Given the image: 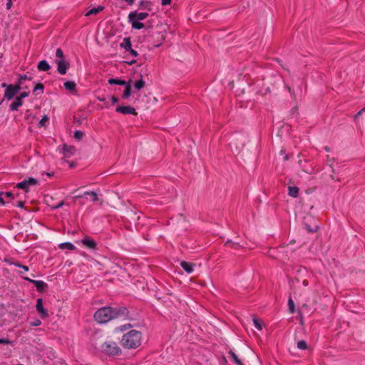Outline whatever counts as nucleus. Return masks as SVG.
I'll list each match as a JSON object with an SVG mask.
<instances>
[{
	"instance_id": "obj_44",
	"label": "nucleus",
	"mask_w": 365,
	"mask_h": 365,
	"mask_svg": "<svg viewBox=\"0 0 365 365\" xmlns=\"http://www.w3.org/2000/svg\"><path fill=\"white\" fill-rule=\"evenodd\" d=\"M365 112V107L364 108H362L361 110H360L356 115H355V118H358L359 116H360L361 114H363V113Z\"/></svg>"
},
{
	"instance_id": "obj_12",
	"label": "nucleus",
	"mask_w": 365,
	"mask_h": 365,
	"mask_svg": "<svg viewBox=\"0 0 365 365\" xmlns=\"http://www.w3.org/2000/svg\"><path fill=\"white\" fill-rule=\"evenodd\" d=\"M148 16V12H140V13H138L137 11H134L130 12L128 14V19L135 18V19H137V20L142 21V20L145 19Z\"/></svg>"
},
{
	"instance_id": "obj_38",
	"label": "nucleus",
	"mask_w": 365,
	"mask_h": 365,
	"mask_svg": "<svg viewBox=\"0 0 365 365\" xmlns=\"http://www.w3.org/2000/svg\"><path fill=\"white\" fill-rule=\"evenodd\" d=\"M48 120V116L46 115H44L39 121L38 124L41 125V126H43L45 125V123L47 122Z\"/></svg>"
},
{
	"instance_id": "obj_13",
	"label": "nucleus",
	"mask_w": 365,
	"mask_h": 365,
	"mask_svg": "<svg viewBox=\"0 0 365 365\" xmlns=\"http://www.w3.org/2000/svg\"><path fill=\"white\" fill-rule=\"evenodd\" d=\"M89 195L91 197V201L97 202L98 200V197L97 193L94 191H86L83 192L82 195H78L75 196L76 198H81L84 196Z\"/></svg>"
},
{
	"instance_id": "obj_33",
	"label": "nucleus",
	"mask_w": 365,
	"mask_h": 365,
	"mask_svg": "<svg viewBox=\"0 0 365 365\" xmlns=\"http://www.w3.org/2000/svg\"><path fill=\"white\" fill-rule=\"evenodd\" d=\"M253 324H254V326L256 329H257L258 330H262V324L260 322L259 319H257V318H254L253 319Z\"/></svg>"
},
{
	"instance_id": "obj_24",
	"label": "nucleus",
	"mask_w": 365,
	"mask_h": 365,
	"mask_svg": "<svg viewBox=\"0 0 365 365\" xmlns=\"http://www.w3.org/2000/svg\"><path fill=\"white\" fill-rule=\"evenodd\" d=\"M228 354L230 359L236 365H244L240 361V359L238 358L237 354L233 351L230 350Z\"/></svg>"
},
{
	"instance_id": "obj_7",
	"label": "nucleus",
	"mask_w": 365,
	"mask_h": 365,
	"mask_svg": "<svg viewBox=\"0 0 365 365\" xmlns=\"http://www.w3.org/2000/svg\"><path fill=\"white\" fill-rule=\"evenodd\" d=\"M22 278L24 280L34 284L36 286V290L39 292H44L48 287V284L43 281L32 279L28 277H22Z\"/></svg>"
},
{
	"instance_id": "obj_28",
	"label": "nucleus",
	"mask_w": 365,
	"mask_h": 365,
	"mask_svg": "<svg viewBox=\"0 0 365 365\" xmlns=\"http://www.w3.org/2000/svg\"><path fill=\"white\" fill-rule=\"evenodd\" d=\"M145 85V81H143V76L140 75V79L137 81L135 83H134V88L138 91L141 90L142 88H144Z\"/></svg>"
},
{
	"instance_id": "obj_49",
	"label": "nucleus",
	"mask_w": 365,
	"mask_h": 365,
	"mask_svg": "<svg viewBox=\"0 0 365 365\" xmlns=\"http://www.w3.org/2000/svg\"><path fill=\"white\" fill-rule=\"evenodd\" d=\"M11 5H12L11 0H8V1L6 3V9H10L11 7Z\"/></svg>"
},
{
	"instance_id": "obj_46",
	"label": "nucleus",
	"mask_w": 365,
	"mask_h": 365,
	"mask_svg": "<svg viewBox=\"0 0 365 365\" xmlns=\"http://www.w3.org/2000/svg\"><path fill=\"white\" fill-rule=\"evenodd\" d=\"M3 195H4V193L3 192H0V203L4 205L6 204V202H5V201H4V200L3 197H2Z\"/></svg>"
},
{
	"instance_id": "obj_48",
	"label": "nucleus",
	"mask_w": 365,
	"mask_h": 365,
	"mask_svg": "<svg viewBox=\"0 0 365 365\" xmlns=\"http://www.w3.org/2000/svg\"><path fill=\"white\" fill-rule=\"evenodd\" d=\"M110 101L113 103H115L118 101V98L114 96H113L110 98Z\"/></svg>"
},
{
	"instance_id": "obj_37",
	"label": "nucleus",
	"mask_w": 365,
	"mask_h": 365,
	"mask_svg": "<svg viewBox=\"0 0 365 365\" xmlns=\"http://www.w3.org/2000/svg\"><path fill=\"white\" fill-rule=\"evenodd\" d=\"M30 324L31 327H38L41 324V321L40 319H35L30 323Z\"/></svg>"
},
{
	"instance_id": "obj_25",
	"label": "nucleus",
	"mask_w": 365,
	"mask_h": 365,
	"mask_svg": "<svg viewBox=\"0 0 365 365\" xmlns=\"http://www.w3.org/2000/svg\"><path fill=\"white\" fill-rule=\"evenodd\" d=\"M299 194V188L296 186H289L288 187V195L292 197H297Z\"/></svg>"
},
{
	"instance_id": "obj_30",
	"label": "nucleus",
	"mask_w": 365,
	"mask_h": 365,
	"mask_svg": "<svg viewBox=\"0 0 365 365\" xmlns=\"http://www.w3.org/2000/svg\"><path fill=\"white\" fill-rule=\"evenodd\" d=\"M56 60H66L63 54V50L61 48H58L56 50Z\"/></svg>"
},
{
	"instance_id": "obj_9",
	"label": "nucleus",
	"mask_w": 365,
	"mask_h": 365,
	"mask_svg": "<svg viewBox=\"0 0 365 365\" xmlns=\"http://www.w3.org/2000/svg\"><path fill=\"white\" fill-rule=\"evenodd\" d=\"M115 111L119 113L125 114V115H136L137 113L135 111V109L133 107H131L130 106H118L115 108Z\"/></svg>"
},
{
	"instance_id": "obj_42",
	"label": "nucleus",
	"mask_w": 365,
	"mask_h": 365,
	"mask_svg": "<svg viewBox=\"0 0 365 365\" xmlns=\"http://www.w3.org/2000/svg\"><path fill=\"white\" fill-rule=\"evenodd\" d=\"M230 247L233 249H239L240 247V245H239L238 242H232V245H230Z\"/></svg>"
},
{
	"instance_id": "obj_52",
	"label": "nucleus",
	"mask_w": 365,
	"mask_h": 365,
	"mask_svg": "<svg viewBox=\"0 0 365 365\" xmlns=\"http://www.w3.org/2000/svg\"><path fill=\"white\" fill-rule=\"evenodd\" d=\"M302 284H303L304 286L307 287V286H308L309 282H308L307 280H304Z\"/></svg>"
},
{
	"instance_id": "obj_15",
	"label": "nucleus",
	"mask_w": 365,
	"mask_h": 365,
	"mask_svg": "<svg viewBox=\"0 0 365 365\" xmlns=\"http://www.w3.org/2000/svg\"><path fill=\"white\" fill-rule=\"evenodd\" d=\"M128 21L131 24L132 28L134 29H141L145 27V24L135 18L128 19Z\"/></svg>"
},
{
	"instance_id": "obj_35",
	"label": "nucleus",
	"mask_w": 365,
	"mask_h": 365,
	"mask_svg": "<svg viewBox=\"0 0 365 365\" xmlns=\"http://www.w3.org/2000/svg\"><path fill=\"white\" fill-rule=\"evenodd\" d=\"M11 264L16 267H19V268H21L23 269L25 272H28L29 270V268L28 266H26V265H23L21 264H20L19 262H14V263H11Z\"/></svg>"
},
{
	"instance_id": "obj_19",
	"label": "nucleus",
	"mask_w": 365,
	"mask_h": 365,
	"mask_svg": "<svg viewBox=\"0 0 365 365\" xmlns=\"http://www.w3.org/2000/svg\"><path fill=\"white\" fill-rule=\"evenodd\" d=\"M153 6V3L150 1H140L139 3V6L140 9L148 11H151Z\"/></svg>"
},
{
	"instance_id": "obj_31",
	"label": "nucleus",
	"mask_w": 365,
	"mask_h": 365,
	"mask_svg": "<svg viewBox=\"0 0 365 365\" xmlns=\"http://www.w3.org/2000/svg\"><path fill=\"white\" fill-rule=\"evenodd\" d=\"M297 348L301 350H306L307 349V344L304 340H300L297 342Z\"/></svg>"
},
{
	"instance_id": "obj_32",
	"label": "nucleus",
	"mask_w": 365,
	"mask_h": 365,
	"mask_svg": "<svg viewBox=\"0 0 365 365\" xmlns=\"http://www.w3.org/2000/svg\"><path fill=\"white\" fill-rule=\"evenodd\" d=\"M83 135H84V133L81 130H76L74 132L73 138L78 140H81L82 139V138L83 137Z\"/></svg>"
},
{
	"instance_id": "obj_8",
	"label": "nucleus",
	"mask_w": 365,
	"mask_h": 365,
	"mask_svg": "<svg viewBox=\"0 0 365 365\" xmlns=\"http://www.w3.org/2000/svg\"><path fill=\"white\" fill-rule=\"evenodd\" d=\"M55 63L58 72L61 75L66 74L70 67V62L68 60H55Z\"/></svg>"
},
{
	"instance_id": "obj_22",
	"label": "nucleus",
	"mask_w": 365,
	"mask_h": 365,
	"mask_svg": "<svg viewBox=\"0 0 365 365\" xmlns=\"http://www.w3.org/2000/svg\"><path fill=\"white\" fill-rule=\"evenodd\" d=\"M58 247L61 250H73L76 249L75 245L69 242H62L59 244Z\"/></svg>"
},
{
	"instance_id": "obj_41",
	"label": "nucleus",
	"mask_w": 365,
	"mask_h": 365,
	"mask_svg": "<svg viewBox=\"0 0 365 365\" xmlns=\"http://www.w3.org/2000/svg\"><path fill=\"white\" fill-rule=\"evenodd\" d=\"M29 92H23L17 98H20V99L22 101V99L27 97L29 96Z\"/></svg>"
},
{
	"instance_id": "obj_53",
	"label": "nucleus",
	"mask_w": 365,
	"mask_h": 365,
	"mask_svg": "<svg viewBox=\"0 0 365 365\" xmlns=\"http://www.w3.org/2000/svg\"><path fill=\"white\" fill-rule=\"evenodd\" d=\"M6 262H7V263H8V264H9L10 265H11V263H14V261H11V259H6Z\"/></svg>"
},
{
	"instance_id": "obj_27",
	"label": "nucleus",
	"mask_w": 365,
	"mask_h": 365,
	"mask_svg": "<svg viewBox=\"0 0 365 365\" xmlns=\"http://www.w3.org/2000/svg\"><path fill=\"white\" fill-rule=\"evenodd\" d=\"M44 91V86L42 83H38L35 86L33 89V93L35 95H38L40 93H43Z\"/></svg>"
},
{
	"instance_id": "obj_3",
	"label": "nucleus",
	"mask_w": 365,
	"mask_h": 365,
	"mask_svg": "<svg viewBox=\"0 0 365 365\" xmlns=\"http://www.w3.org/2000/svg\"><path fill=\"white\" fill-rule=\"evenodd\" d=\"M102 351L108 356H119L122 350L115 341H106L101 346Z\"/></svg>"
},
{
	"instance_id": "obj_45",
	"label": "nucleus",
	"mask_w": 365,
	"mask_h": 365,
	"mask_svg": "<svg viewBox=\"0 0 365 365\" xmlns=\"http://www.w3.org/2000/svg\"><path fill=\"white\" fill-rule=\"evenodd\" d=\"M171 2V0H161V4L163 6H166L170 4Z\"/></svg>"
},
{
	"instance_id": "obj_1",
	"label": "nucleus",
	"mask_w": 365,
	"mask_h": 365,
	"mask_svg": "<svg viewBox=\"0 0 365 365\" xmlns=\"http://www.w3.org/2000/svg\"><path fill=\"white\" fill-rule=\"evenodd\" d=\"M94 319L98 324H106L109 321L117 319L123 318L127 319L129 318V311L125 307H104L98 309L94 314Z\"/></svg>"
},
{
	"instance_id": "obj_43",
	"label": "nucleus",
	"mask_w": 365,
	"mask_h": 365,
	"mask_svg": "<svg viewBox=\"0 0 365 365\" xmlns=\"http://www.w3.org/2000/svg\"><path fill=\"white\" fill-rule=\"evenodd\" d=\"M4 195H5L8 198H14V194L11 192H6L4 193Z\"/></svg>"
},
{
	"instance_id": "obj_26",
	"label": "nucleus",
	"mask_w": 365,
	"mask_h": 365,
	"mask_svg": "<svg viewBox=\"0 0 365 365\" xmlns=\"http://www.w3.org/2000/svg\"><path fill=\"white\" fill-rule=\"evenodd\" d=\"M103 9V6H98V7L93 8V9H90L89 11H88L86 14V16H88L91 15L97 14L98 13L101 11Z\"/></svg>"
},
{
	"instance_id": "obj_50",
	"label": "nucleus",
	"mask_w": 365,
	"mask_h": 365,
	"mask_svg": "<svg viewBox=\"0 0 365 365\" xmlns=\"http://www.w3.org/2000/svg\"><path fill=\"white\" fill-rule=\"evenodd\" d=\"M42 175H47L48 178H51V177H53V176L54 175V173H53V172H51V173H43Z\"/></svg>"
},
{
	"instance_id": "obj_17",
	"label": "nucleus",
	"mask_w": 365,
	"mask_h": 365,
	"mask_svg": "<svg viewBox=\"0 0 365 365\" xmlns=\"http://www.w3.org/2000/svg\"><path fill=\"white\" fill-rule=\"evenodd\" d=\"M120 47L124 48L125 51H128L131 48V41L129 37H125L120 44Z\"/></svg>"
},
{
	"instance_id": "obj_2",
	"label": "nucleus",
	"mask_w": 365,
	"mask_h": 365,
	"mask_svg": "<svg viewBox=\"0 0 365 365\" xmlns=\"http://www.w3.org/2000/svg\"><path fill=\"white\" fill-rule=\"evenodd\" d=\"M142 343V333L140 331L132 329L122 336L121 346L125 349H135Z\"/></svg>"
},
{
	"instance_id": "obj_39",
	"label": "nucleus",
	"mask_w": 365,
	"mask_h": 365,
	"mask_svg": "<svg viewBox=\"0 0 365 365\" xmlns=\"http://www.w3.org/2000/svg\"><path fill=\"white\" fill-rule=\"evenodd\" d=\"M11 343V341L8 339H0V344H10Z\"/></svg>"
},
{
	"instance_id": "obj_4",
	"label": "nucleus",
	"mask_w": 365,
	"mask_h": 365,
	"mask_svg": "<svg viewBox=\"0 0 365 365\" xmlns=\"http://www.w3.org/2000/svg\"><path fill=\"white\" fill-rule=\"evenodd\" d=\"M38 184L37 179L30 177L16 184V187L24 190L25 192L29 191V188L31 186H36Z\"/></svg>"
},
{
	"instance_id": "obj_21",
	"label": "nucleus",
	"mask_w": 365,
	"mask_h": 365,
	"mask_svg": "<svg viewBox=\"0 0 365 365\" xmlns=\"http://www.w3.org/2000/svg\"><path fill=\"white\" fill-rule=\"evenodd\" d=\"M125 88L124 92L122 95V98L123 99H128L131 95L130 81H128V83H127V84H125Z\"/></svg>"
},
{
	"instance_id": "obj_6",
	"label": "nucleus",
	"mask_w": 365,
	"mask_h": 365,
	"mask_svg": "<svg viewBox=\"0 0 365 365\" xmlns=\"http://www.w3.org/2000/svg\"><path fill=\"white\" fill-rule=\"evenodd\" d=\"M20 86L19 85L14 86L10 84L7 86V88L4 93V98L8 101L11 100L19 91Z\"/></svg>"
},
{
	"instance_id": "obj_51",
	"label": "nucleus",
	"mask_w": 365,
	"mask_h": 365,
	"mask_svg": "<svg viewBox=\"0 0 365 365\" xmlns=\"http://www.w3.org/2000/svg\"><path fill=\"white\" fill-rule=\"evenodd\" d=\"M232 242H233L232 240H227L226 242H225V245H232Z\"/></svg>"
},
{
	"instance_id": "obj_36",
	"label": "nucleus",
	"mask_w": 365,
	"mask_h": 365,
	"mask_svg": "<svg viewBox=\"0 0 365 365\" xmlns=\"http://www.w3.org/2000/svg\"><path fill=\"white\" fill-rule=\"evenodd\" d=\"M288 307H289V309L290 313H294V303L293 300L292 299V298L289 299Z\"/></svg>"
},
{
	"instance_id": "obj_55",
	"label": "nucleus",
	"mask_w": 365,
	"mask_h": 365,
	"mask_svg": "<svg viewBox=\"0 0 365 365\" xmlns=\"http://www.w3.org/2000/svg\"><path fill=\"white\" fill-rule=\"evenodd\" d=\"M324 150L327 151V152H329L330 151V149L329 147L326 146L324 147Z\"/></svg>"
},
{
	"instance_id": "obj_54",
	"label": "nucleus",
	"mask_w": 365,
	"mask_h": 365,
	"mask_svg": "<svg viewBox=\"0 0 365 365\" xmlns=\"http://www.w3.org/2000/svg\"><path fill=\"white\" fill-rule=\"evenodd\" d=\"M9 86V85H7L6 83H3L1 84V86H2V87L6 88V89L7 88V86Z\"/></svg>"
},
{
	"instance_id": "obj_47",
	"label": "nucleus",
	"mask_w": 365,
	"mask_h": 365,
	"mask_svg": "<svg viewBox=\"0 0 365 365\" xmlns=\"http://www.w3.org/2000/svg\"><path fill=\"white\" fill-rule=\"evenodd\" d=\"M16 206H17L18 207L22 208V207H24V202H22V201H18V202H17V204H16Z\"/></svg>"
},
{
	"instance_id": "obj_57",
	"label": "nucleus",
	"mask_w": 365,
	"mask_h": 365,
	"mask_svg": "<svg viewBox=\"0 0 365 365\" xmlns=\"http://www.w3.org/2000/svg\"><path fill=\"white\" fill-rule=\"evenodd\" d=\"M62 204L63 203L61 202L59 205L57 206V207H60L62 205Z\"/></svg>"
},
{
	"instance_id": "obj_14",
	"label": "nucleus",
	"mask_w": 365,
	"mask_h": 365,
	"mask_svg": "<svg viewBox=\"0 0 365 365\" xmlns=\"http://www.w3.org/2000/svg\"><path fill=\"white\" fill-rule=\"evenodd\" d=\"M180 266L187 274H190L194 270L195 264L186 261H182L180 262Z\"/></svg>"
},
{
	"instance_id": "obj_29",
	"label": "nucleus",
	"mask_w": 365,
	"mask_h": 365,
	"mask_svg": "<svg viewBox=\"0 0 365 365\" xmlns=\"http://www.w3.org/2000/svg\"><path fill=\"white\" fill-rule=\"evenodd\" d=\"M133 327L131 324H125L119 327H115V332H123L127 329H129Z\"/></svg>"
},
{
	"instance_id": "obj_56",
	"label": "nucleus",
	"mask_w": 365,
	"mask_h": 365,
	"mask_svg": "<svg viewBox=\"0 0 365 365\" xmlns=\"http://www.w3.org/2000/svg\"><path fill=\"white\" fill-rule=\"evenodd\" d=\"M135 60H133V61H131L130 62H129V63H130V64H132V63H135Z\"/></svg>"
},
{
	"instance_id": "obj_16",
	"label": "nucleus",
	"mask_w": 365,
	"mask_h": 365,
	"mask_svg": "<svg viewBox=\"0 0 365 365\" xmlns=\"http://www.w3.org/2000/svg\"><path fill=\"white\" fill-rule=\"evenodd\" d=\"M37 68L40 71H47L51 68V66L46 60H41L38 62Z\"/></svg>"
},
{
	"instance_id": "obj_11",
	"label": "nucleus",
	"mask_w": 365,
	"mask_h": 365,
	"mask_svg": "<svg viewBox=\"0 0 365 365\" xmlns=\"http://www.w3.org/2000/svg\"><path fill=\"white\" fill-rule=\"evenodd\" d=\"M76 151V150L74 146L67 145H64L61 150V153L66 158H71L75 154Z\"/></svg>"
},
{
	"instance_id": "obj_20",
	"label": "nucleus",
	"mask_w": 365,
	"mask_h": 365,
	"mask_svg": "<svg viewBox=\"0 0 365 365\" xmlns=\"http://www.w3.org/2000/svg\"><path fill=\"white\" fill-rule=\"evenodd\" d=\"M23 104V101L20 99V98H16L15 101H14L9 106V109L11 111L17 110L18 108L21 106Z\"/></svg>"
},
{
	"instance_id": "obj_18",
	"label": "nucleus",
	"mask_w": 365,
	"mask_h": 365,
	"mask_svg": "<svg viewBox=\"0 0 365 365\" xmlns=\"http://www.w3.org/2000/svg\"><path fill=\"white\" fill-rule=\"evenodd\" d=\"M63 86H64L65 89L67 91H72V92L76 91V84L73 81H67L64 82Z\"/></svg>"
},
{
	"instance_id": "obj_23",
	"label": "nucleus",
	"mask_w": 365,
	"mask_h": 365,
	"mask_svg": "<svg viewBox=\"0 0 365 365\" xmlns=\"http://www.w3.org/2000/svg\"><path fill=\"white\" fill-rule=\"evenodd\" d=\"M110 85H119V86H125L127 84V81L118 78H109L108 81Z\"/></svg>"
},
{
	"instance_id": "obj_34",
	"label": "nucleus",
	"mask_w": 365,
	"mask_h": 365,
	"mask_svg": "<svg viewBox=\"0 0 365 365\" xmlns=\"http://www.w3.org/2000/svg\"><path fill=\"white\" fill-rule=\"evenodd\" d=\"M31 76H28L27 75H21L20 76V78L18 81V83H19V86L21 85V84H23L24 81H26V80H31Z\"/></svg>"
},
{
	"instance_id": "obj_10",
	"label": "nucleus",
	"mask_w": 365,
	"mask_h": 365,
	"mask_svg": "<svg viewBox=\"0 0 365 365\" xmlns=\"http://www.w3.org/2000/svg\"><path fill=\"white\" fill-rule=\"evenodd\" d=\"M36 308V311L40 314V316L42 319H45L48 317L47 309L43 308V299L41 298H38L37 299Z\"/></svg>"
},
{
	"instance_id": "obj_5",
	"label": "nucleus",
	"mask_w": 365,
	"mask_h": 365,
	"mask_svg": "<svg viewBox=\"0 0 365 365\" xmlns=\"http://www.w3.org/2000/svg\"><path fill=\"white\" fill-rule=\"evenodd\" d=\"M80 242L89 250L96 252L98 248L97 242L89 236H86Z\"/></svg>"
},
{
	"instance_id": "obj_40",
	"label": "nucleus",
	"mask_w": 365,
	"mask_h": 365,
	"mask_svg": "<svg viewBox=\"0 0 365 365\" xmlns=\"http://www.w3.org/2000/svg\"><path fill=\"white\" fill-rule=\"evenodd\" d=\"M128 52H129L134 57H137L138 56V52L132 48Z\"/></svg>"
}]
</instances>
